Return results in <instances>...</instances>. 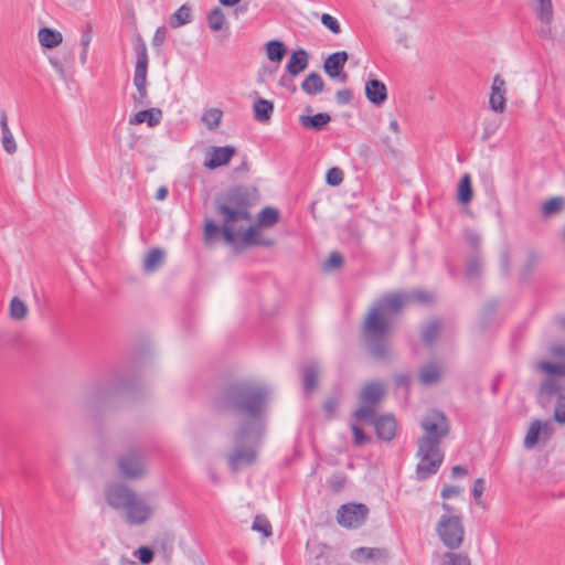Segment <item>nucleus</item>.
Returning <instances> with one entry per match:
<instances>
[{"mask_svg": "<svg viewBox=\"0 0 565 565\" xmlns=\"http://www.w3.org/2000/svg\"><path fill=\"white\" fill-rule=\"evenodd\" d=\"M433 300L430 292L418 289L388 292L374 302L363 322V337L371 355L377 361H390L392 350L385 335L391 330L393 317L408 303H430Z\"/></svg>", "mask_w": 565, "mask_h": 565, "instance_id": "obj_1", "label": "nucleus"}, {"mask_svg": "<svg viewBox=\"0 0 565 565\" xmlns=\"http://www.w3.org/2000/svg\"><path fill=\"white\" fill-rule=\"evenodd\" d=\"M270 394L271 391L266 384L247 380L236 381L222 388L218 405L243 417L238 427L257 431L266 428Z\"/></svg>", "mask_w": 565, "mask_h": 565, "instance_id": "obj_2", "label": "nucleus"}, {"mask_svg": "<svg viewBox=\"0 0 565 565\" xmlns=\"http://www.w3.org/2000/svg\"><path fill=\"white\" fill-rule=\"evenodd\" d=\"M420 427L424 435L417 441L416 457L419 461L416 473L419 480H425L437 473L444 461L440 445L448 436L450 425L443 412L434 409L422 419Z\"/></svg>", "mask_w": 565, "mask_h": 565, "instance_id": "obj_3", "label": "nucleus"}, {"mask_svg": "<svg viewBox=\"0 0 565 565\" xmlns=\"http://www.w3.org/2000/svg\"><path fill=\"white\" fill-rule=\"evenodd\" d=\"M257 200V189L246 185L233 186L216 196L215 211L224 220L223 237L227 243L235 242L234 225L236 223L252 220L249 209Z\"/></svg>", "mask_w": 565, "mask_h": 565, "instance_id": "obj_4", "label": "nucleus"}, {"mask_svg": "<svg viewBox=\"0 0 565 565\" xmlns=\"http://www.w3.org/2000/svg\"><path fill=\"white\" fill-rule=\"evenodd\" d=\"M264 434L265 429L254 431L252 428H237L233 436V450L226 456L228 467L233 472L255 462L257 457L256 447Z\"/></svg>", "mask_w": 565, "mask_h": 565, "instance_id": "obj_5", "label": "nucleus"}, {"mask_svg": "<svg viewBox=\"0 0 565 565\" xmlns=\"http://www.w3.org/2000/svg\"><path fill=\"white\" fill-rule=\"evenodd\" d=\"M128 387L129 384L126 381L118 379L100 381L86 391L78 404L84 412L94 414L106 406L116 394Z\"/></svg>", "mask_w": 565, "mask_h": 565, "instance_id": "obj_6", "label": "nucleus"}, {"mask_svg": "<svg viewBox=\"0 0 565 565\" xmlns=\"http://www.w3.org/2000/svg\"><path fill=\"white\" fill-rule=\"evenodd\" d=\"M117 469L121 477L138 480L147 476V450L141 446H132L117 458Z\"/></svg>", "mask_w": 565, "mask_h": 565, "instance_id": "obj_7", "label": "nucleus"}, {"mask_svg": "<svg viewBox=\"0 0 565 565\" xmlns=\"http://www.w3.org/2000/svg\"><path fill=\"white\" fill-rule=\"evenodd\" d=\"M436 532L450 551L459 548L463 542L465 527L458 515L443 514L436 524Z\"/></svg>", "mask_w": 565, "mask_h": 565, "instance_id": "obj_8", "label": "nucleus"}, {"mask_svg": "<svg viewBox=\"0 0 565 565\" xmlns=\"http://www.w3.org/2000/svg\"><path fill=\"white\" fill-rule=\"evenodd\" d=\"M135 493L134 489L124 482L111 481L104 487L105 501L116 511H125Z\"/></svg>", "mask_w": 565, "mask_h": 565, "instance_id": "obj_9", "label": "nucleus"}, {"mask_svg": "<svg viewBox=\"0 0 565 565\" xmlns=\"http://www.w3.org/2000/svg\"><path fill=\"white\" fill-rule=\"evenodd\" d=\"M369 515V508L363 503L342 504L337 512L338 523L347 529L362 526Z\"/></svg>", "mask_w": 565, "mask_h": 565, "instance_id": "obj_10", "label": "nucleus"}, {"mask_svg": "<svg viewBox=\"0 0 565 565\" xmlns=\"http://www.w3.org/2000/svg\"><path fill=\"white\" fill-rule=\"evenodd\" d=\"M156 507L148 502L141 495L135 493L125 512V521L129 525H142L154 513Z\"/></svg>", "mask_w": 565, "mask_h": 565, "instance_id": "obj_11", "label": "nucleus"}, {"mask_svg": "<svg viewBox=\"0 0 565 565\" xmlns=\"http://www.w3.org/2000/svg\"><path fill=\"white\" fill-rule=\"evenodd\" d=\"M349 55L345 51H338L330 54L323 62V71L331 78L339 79L341 83L348 81V74L343 73Z\"/></svg>", "mask_w": 565, "mask_h": 565, "instance_id": "obj_12", "label": "nucleus"}, {"mask_svg": "<svg viewBox=\"0 0 565 565\" xmlns=\"http://www.w3.org/2000/svg\"><path fill=\"white\" fill-rule=\"evenodd\" d=\"M236 153L233 146L212 147L204 160V167L214 170L227 164Z\"/></svg>", "mask_w": 565, "mask_h": 565, "instance_id": "obj_13", "label": "nucleus"}, {"mask_svg": "<svg viewBox=\"0 0 565 565\" xmlns=\"http://www.w3.org/2000/svg\"><path fill=\"white\" fill-rule=\"evenodd\" d=\"M489 104L492 110L503 111L505 107V82L500 75H495L491 86Z\"/></svg>", "mask_w": 565, "mask_h": 565, "instance_id": "obj_14", "label": "nucleus"}, {"mask_svg": "<svg viewBox=\"0 0 565 565\" xmlns=\"http://www.w3.org/2000/svg\"><path fill=\"white\" fill-rule=\"evenodd\" d=\"M365 95L370 103L380 106L387 99V88L382 81L371 78L365 82Z\"/></svg>", "mask_w": 565, "mask_h": 565, "instance_id": "obj_15", "label": "nucleus"}, {"mask_svg": "<svg viewBox=\"0 0 565 565\" xmlns=\"http://www.w3.org/2000/svg\"><path fill=\"white\" fill-rule=\"evenodd\" d=\"M375 431L379 438L391 441L396 435V420L392 415H383L374 420Z\"/></svg>", "mask_w": 565, "mask_h": 565, "instance_id": "obj_16", "label": "nucleus"}, {"mask_svg": "<svg viewBox=\"0 0 565 565\" xmlns=\"http://www.w3.org/2000/svg\"><path fill=\"white\" fill-rule=\"evenodd\" d=\"M309 64V54L306 50L299 49L290 55L287 64H286V72L295 77L299 75L301 72H303Z\"/></svg>", "mask_w": 565, "mask_h": 565, "instance_id": "obj_17", "label": "nucleus"}, {"mask_svg": "<svg viewBox=\"0 0 565 565\" xmlns=\"http://www.w3.org/2000/svg\"><path fill=\"white\" fill-rule=\"evenodd\" d=\"M319 364L310 361L301 369V379L305 394H310L318 384Z\"/></svg>", "mask_w": 565, "mask_h": 565, "instance_id": "obj_18", "label": "nucleus"}, {"mask_svg": "<svg viewBox=\"0 0 565 565\" xmlns=\"http://www.w3.org/2000/svg\"><path fill=\"white\" fill-rule=\"evenodd\" d=\"M387 552L377 547H358L352 551L351 557L356 562H380L384 561Z\"/></svg>", "mask_w": 565, "mask_h": 565, "instance_id": "obj_19", "label": "nucleus"}, {"mask_svg": "<svg viewBox=\"0 0 565 565\" xmlns=\"http://www.w3.org/2000/svg\"><path fill=\"white\" fill-rule=\"evenodd\" d=\"M162 119V110L160 108L143 109L129 118L130 125H139L147 122L149 127H156Z\"/></svg>", "mask_w": 565, "mask_h": 565, "instance_id": "obj_20", "label": "nucleus"}, {"mask_svg": "<svg viewBox=\"0 0 565 565\" xmlns=\"http://www.w3.org/2000/svg\"><path fill=\"white\" fill-rule=\"evenodd\" d=\"M331 121V116L328 113H318L316 115H301L299 117L300 125L312 131L322 130Z\"/></svg>", "mask_w": 565, "mask_h": 565, "instance_id": "obj_21", "label": "nucleus"}, {"mask_svg": "<svg viewBox=\"0 0 565 565\" xmlns=\"http://www.w3.org/2000/svg\"><path fill=\"white\" fill-rule=\"evenodd\" d=\"M134 51L137 57L135 74L147 75L149 57L146 43L140 35H138L135 40Z\"/></svg>", "mask_w": 565, "mask_h": 565, "instance_id": "obj_22", "label": "nucleus"}, {"mask_svg": "<svg viewBox=\"0 0 565 565\" xmlns=\"http://www.w3.org/2000/svg\"><path fill=\"white\" fill-rule=\"evenodd\" d=\"M418 376L423 385L436 384L441 377V365L437 362L425 364L419 369Z\"/></svg>", "mask_w": 565, "mask_h": 565, "instance_id": "obj_23", "label": "nucleus"}, {"mask_svg": "<svg viewBox=\"0 0 565 565\" xmlns=\"http://www.w3.org/2000/svg\"><path fill=\"white\" fill-rule=\"evenodd\" d=\"M483 271V259L481 253H470L466 259L465 276L469 280L478 279Z\"/></svg>", "mask_w": 565, "mask_h": 565, "instance_id": "obj_24", "label": "nucleus"}, {"mask_svg": "<svg viewBox=\"0 0 565 565\" xmlns=\"http://www.w3.org/2000/svg\"><path fill=\"white\" fill-rule=\"evenodd\" d=\"M384 395V387L379 382L369 383L361 392L360 399L363 404L376 405Z\"/></svg>", "mask_w": 565, "mask_h": 565, "instance_id": "obj_25", "label": "nucleus"}, {"mask_svg": "<svg viewBox=\"0 0 565 565\" xmlns=\"http://www.w3.org/2000/svg\"><path fill=\"white\" fill-rule=\"evenodd\" d=\"M301 89L310 96L318 95L324 89V81L321 75L312 72L301 83Z\"/></svg>", "mask_w": 565, "mask_h": 565, "instance_id": "obj_26", "label": "nucleus"}, {"mask_svg": "<svg viewBox=\"0 0 565 565\" xmlns=\"http://www.w3.org/2000/svg\"><path fill=\"white\" fill-rule=\"evenodd\" d=\"M38 38L40 44L46 49H54L63 41L61 32L46 26L39 30Z\"/></svg>", "mask_w": 565, "mask_h": 565, "instance_id": "obj_27", "label": "nucleus"}, {"mask_svg": "<svg viewBox=\"0 0 565 565\" xmlns=\"http://www.w3.org/2000/svg\"><path fill=\"white\" fill-rule=\"evenodd\" d=\"M254 118L259 122H267L274 113V104L265 98H257L253 105Z\"/></svg>", "mask_w": 565, "mask_h": 565, "instance_id": "obj_28", "label": "nucleus"}, {"mask_svg": "<svg viewBox=\"0 0 565 565\" xmlns=\"http://www.w3.org/2000/svg\"><path fill=\"white\" fill-rule=\"evenodd\" d=\"M0 127L2 132V146L3 149L13 154L17 151V143L14 141L13 135L8 126V118L6 111H1L0 116Z\"/></svg>", "mask_w": 565, "mask_h": 565, "instance_id": "obj_29", "label": "nucleus"}, {"mask_svg": "<svg viewBox=\"0 0 565 565\" xmlns=\"http://www.w3.org/2000/svg\"><path fill=\"white\" fill-rule=\"evenodd\" d=\"M535 14L543 24L550 25L554 15L552 0H535Z\"/></svg>", "mask_w": 565, "mask_h": 565, "instance_id": "obj_30", "label": "nucleus"}, {"mask_svg": "<svg viewBox=\"0 0 565 565\" xmlns=\"http://www.w3.org/2000/svg\"><path fill=\"white\" fill-rule=\"evenodd\" d=\"M441 330V321L438 319L430 320L422 328V340L426 345H431L438 338Z\"/></svg>", "mask_w": 565, "mask_h": 565, "instance_id": "obj_31", "label": "nucleus"}, {"mask_svg": "<svg viewBox=\"0 0 565 565\" xmlns=\"http://www.w3.org/2000/svg\"><path fill=\"white\" fill-rule=\"evenodd\" d=\"M287 53V47L279 40H271L266 43V55L271 62L280 63Z\"/></svg>", "mask_w": 565, "mask_h": 565, "instance_id": "obj_32", "label": "nucleus"}, {"mask_svg": "<svg viewBox=\"0 0 565 565\" xmlns=\"http://www.w3.org/2000/svg\"><path fill=\"white\" fill-rule=\"evenodd\" d=\"M547 428H548L547 423L542 425V423L540 420H534L531 424V426L526 433V436L524 438V447L527 449L533 448L539 443V437H540L541 431L542 430L547 431Z\"/></svg>", "mask_w": 565, "mask_h": 565, "instance_id": "obj_33", "label": "nucleus"}, {"mask_svg": "<svg viewBox=\"0 0 565 565\" xmlns=\"http://www.w3.org/2000/svg\"><path fill=\"white\" fill-rule=\"evenodd\" d=\"M164 253L160 248H152L143 259V270L147 273L156 271L162 264Z\"/></svg>", "mask_w": 565, "mask_h": 565, "instance_id": "obj_34", "label": "nucleus"}, {"mask_svg": "<svg viewBox=\"0 0 565 565\" xmlns=\"http://www.w3.org/2000/svg\"><path fill=\"white\" fill-rule=\"evenodd\" d=\"M134 84L137 88V95L134 97L135 103L142 106L148 105L147 75L134 74Z\"/></svg>", "mask_w": 565, "mask_h": 565, "instance_id": "obj_35", "label": "nucleus"}, {"mask_svg": "<svg viewBox=\"0 0 565 565\" xmlns=\"http://www.w3.org/2000/svg\"><path fill=\"white\" fill-rule=\"evenodd\" d=\"M439 565H471V558L466 553L445 552L440 555Z\"/></svg>", "mask_w": 565, "mask_h": 565, "instance_id": "obj_36", "label": "nucleus"}, {"mask_svg": "<svg viewBox=\"0 0 565 565\" xmlns=\"http://www.w3.org/2000/svg\"><path fill=\"white\" fill-rule=\"evenodd\" d=\"M192 20L191 7L189 4H182L171 17L170 26L173 29L180 28L184 24L190 23Z\"/></svg>", "mask_w": 565, "mask_h": 565, "instance_id": "obj_37", "label": "nucleus"}, {"mask_svg": "<svg viewBox=\"0 0 565 565\" xmlns=\"http://www.w3.org/2000/svg\"><path fill=\"white\" fill-rule=\"evenodd\" d=\"M472 199V185L469 174H463L458 185V201L462 204H467Z\"/></svg>", "mask_w": 565, "mask_h": 565, "instance_id": "obj_38", "label": "nucleus"}, {"mask_svg": "<svg viewBox=\"0 0 565 565\" xmlns=\"http://www.w3.org/2000/svg\"><path fill=\"white\" fill-rule=\"evenodd\" d=\"M279 220V211L275 207H264L258 214L259 226H273Z\"/></svg>", "mask_w": 565, "mask_h": 565, "instance_id": "obj_39", "label": "nucleus"}, {"mask_svg": "<svg viewBox=\"0 0 565 565\" xmlns=\"http://www.w3.org/2000/svg\"><path fill=\"white\" fill-rule=\"evenodd\" d=\"M92 42V26L85 25L82 29V35H81V54H79V61L81 64L84 65L87 62L88 56V47Z\"/></svg>", "mask_w": 565, "mask_h": 565, "instance_id": "obj_40", "label": "nucleus"}, {"mask_svg": "<svg viewBox=\"0 0 565 565\" xmlns=\"http://www.w3.org/2000/svg\"><path fill=\"white\" fill-rule=\"evenodd\" d=\"M565 200L561 196L548 199L543 203L542 213L546 216L556 214L564 209Z\"/></svg>", "mask_w": 565, "mask_h": 565, "instance_id": "obj_41", "label": "nucleus"}, {"mask_svg": "<svg viewBox=\"0 0 565 565\" xmlns=\"http://www.w3.org/2000/svg\"><path fill=\"white\" fill-rule=\"evenodd\" d=\"M222 221L224 222L223 218H222ZM223 231H224V223L222 224V226H220L211 218L205 220L204 238L207 243L213 241L214 238H216L220 235L223 236Z\"/></svg>", "mask_w": 565, "mask_h": 565, "instance_id": "obj_42", "label": "nucleus"}, {"mask_svg": "<svg viewBox=\"0 0 565 565\" xmlns=\"http://www.w3.org/2000/svg\"><path fill=\"white\" fill-rule=\"evenodd\" d=\"M221 119H222V111L217 108H211V109L206 110L202 116V121L211 130H213L220 126Z\"/></svg>", "mask_w": 565, "mask_h": 565, "instance_id": "obj_43", "label": "nucleus"}, {"mask_svg": "<svg viewBox=\"0 0 565 565\" xmlns=\"http://www.w3.org/2000/svg\"><path fill=\"white\" fill-rule=\"evenodd\" d=\"M28 313L26 305L18 297L12 298L10 302V317L14 320H22Z\"/></svg>", "mask_w": 565, "mask_h": 565, "instance_id": "obj_44", "label": "nucleus"}, {"mask_svg": "<svg viewBox=\"0 0 565 565\" xmlns=\"http://www.w3.org/2000/svg\"><path fill=\"white\" fill-rule=\"evenodd\" d=\"M209 26L213 31H220L225 23V14L222 9L214 8L207 15Z\"/></svg>", "mask_w": 565, "mask_h": 565, "instance_id": "obj_45", "label": "nucleus"}, {"mask_svg": "<svg viewBox=\"0 0 565 565\" xmlns=\"http://www.w3.org/2000/svg\"><path fill=\"white\" fill-rule=\"evenodd\" d=\"M354 417L359 420H365L367 423L374 424V420L377 418L375 417L374 405L363 404L355 411Z\"/></svg>", "mask_w": 565, "mask_h": 565, "instance_id": "obj_46", "label": "nucleus"}, {"mask_svg": "<svg viewBox=\"0 0 565 565\" xmlns=\"http://www.w3.org/2000/svg\"><path fill=\"white\" fill-rule=\"evenodd\" d=\"M252 529L254 531L260 532L265 537L271 535V524L264 515L255 516Z\"/></svg>", "mask_w": 565, "mask_h": 565, "instance_id": "obj_47", "label": "nucleus"}, {"mask_svg": "<svg viewBox=\"0 0 565 565\" xmlns=\"http://www.w3.org/2000/svg\"><path fill=\"white\" fill-rule=\"evenodd\" d=\"M260 235L259 232V225H250L247 230H245L242 235L241 239L243 245L245 246H254L256 239Z\"/></svg>", "mask_w": 565, "mask_h": 565, "instance_id": "obj_48", "label": "nucleus"}, {"mask_svg": "<svg viewBox=\"0 0 565 565\" xmlns=\"http://www.w3.org/2000/svg\"><path fill=\"white\" fill-rule=\"evenodd\" d=\"M465 241L471 248V253H481V236L473 230L465 231Z\"/></svg>", "mask_w": 565, "mask_h": 565, "instance_id": "obj_49", "label": "nucleus"}, {"mask_svg": "<svg viewBox=\"0 0 565 565\" xmlns=\"http://www.w3.org/2000/svg\"><path fill=\"white\" fill-rule=\"evenodd\" d=\"M539 369L552 375L565 376V363L555 364L548 361H542L539 363Z\"/></svg>", "mask_w": 565, "mask_h": 565, "instance_id": "obj_50", "label": "nucleus"}, {"mask_svg": "<svg viewBox=\"0 0 565 565\" xmlns=\"http://www.w3.org/2000/svg\"><path fill=\"white\" fill-rule=\"evenodd\" d=\"M553 417L555 422L565 424V394L557 395Z\"/></svg>", "mask_w": 565, "mask_h": 565, "instance_id": "obj_51", "label": "nucleus"}, {"mask_svg": "<svg viewBox=\"0 0 565 565\" xmlns=\"http://www.w3.org/2000/svg\"><path fill=\"white\" fill-rule=\"evenodd\" d=\"M343 175V171L340 168L333 167L327 171L326 182L331 186H338L342 183Z\"/></svg>", "mask_w": 565, "mask_h": 565, "instance_id": "obj_52", "label": "nucleus"}, {"mask_svg": "<svg viewBox=\"0 0 565 565\" xmlns=\"http://www.w3.org/2000/svg\"><path fill=\"white\" fill-rule=\"evenodd\" d=\"M343 265V257L338 252H332L329 258L323 263V269L329 271L335 268H340Z\"/></svg>", "mask_w": 565, "mask_h": 565, "instance_id": "obj_53", "label": "nucleus"}, {"mask_svg": "<svg viewBox=\"0 0 565 565\" xmlns=\"http://www.w3.org/2000/svg\"><path fill=\"white\" fill-rule=\"evenodd\" d=\"M321 23L323 24V26H326L332 33H334V34L341 33V26H340L339 21L331 14L323 13L321 15Z\"/></svg>", "mask_w": 565, "mask_h": 565, "instance_id": "obj_54", "label": "nucleus"}, {"mask_svg": "<svg viewBox=\"0 0 565 565\" xmlns=\"http://www.w3.org/2000/svg\"><path fill=\"white\" fill-rule=\"evenodd\" d=\"M134 555L142 563L150 564L153 561L154 553L149 546H140L134 552Z\"/></svg>", "mask_w": 565, "mask_h": 565, "instance_id": "obj_55", "label": "nucleus"}, {"mask_svg": "<svg viewBox=\"0 0 565 565\" xmlns=\"http://www.w3.org/2000/svg\"><path fill=\"white\" fill-rule=\"evenodd\" d=\"M498 128H499V120L497 118L487 119L483 122L482 139L483 140L489 139L491 136H493L497 132Z\"/></svg>", "mask_w": 565, "mask_h": 565, "instance_id": "obj_56", "label": "nucleus"}, {"mask_svg": "<svg viewBox=\"0 0 565 565\" xmlns=\"http://www.w3.org/2000/svg\"><path fill=\"white\" fill-rule=\"evenodd\" d=\"M559 386L557 382L553 379H547L541 384V393L545 395H553L558 392Z\"/></svg>", "mask_w": 565, "mask_h": 565, "instance_id": "obj_57", "label": "nucleus"}, {"mask_svg": "<svg viewBox=\"0 0 565 565\" xmlns=\"http://www.w3.org/2000/svg\"><path fill=\"white\" fill-rule=\"evenodd\" d=\"M167 33L168 30L164 25L159 26L152 38V46L157 49L161 47L167 39Z\"/></svg>", "mask_w": 565, "mask_h": 565, "instance_id": "obj_58", "label": "nucleus"}, {"mask_svg": "<svg viewBox=\"0 0 565 565\" xmlns=\"http://www.w3.org/2000/svg\"><path fill=\"white\" fill-rule=\"evenodd\" d=\"M351 429L353 433V443L355 446H362L369 440L367 435L358 425H352Z\"/></svg>", "mask_w": 565, "mask_h": 565, "instance_id": "obj_59", "label": "nucleus"}, {"mask_svg": "<svg viewBox=\"0 0 565 565\" xmlns=\"http://www.w3.org/2000/svg\"><path fill=\"white\" fill-rule=\"evenodd\" d=\"M338 406H339V402L337 398L334 397H330L328 398L324 403H323V411L326 412V414L328 415V417H333L337 413V409H338Z\"/></svg>", "mask_w": 565, "mask_h": 565, "instance_id": "obj_60", "label": "nucleus"}, {"mask_svg": "<svg viewBox=\"0 0 565 565\" xmlns=\"http://www.w3.org/2000/svg\"><path fill=\"white\" fill-rule=\"evenodd\" d=\"M337 103L340 105H347L352 99V92L348 88L340 89L335 93Z\"/></svg>", "mask_w": 565, "mask_h": 565, "instance_id": "obj_61", "label": "nucleus"}, {"mask_svg": "<svg viewBox=\"0 0 565 565\" xmlns=\"http://www.w3.org/2000/svg\"><path fill=\"white\" fill-rule=\"evenodd\" d=\"M486 489V481L483 478H478L475 483H473V488H472V495L475 498V500H479L483 493Z\"/></svg>", "mask_w": 565, "mask_h": 565, "instance_id": "obj_62", "label": "nucleus"}, {"mask_svg": "<svg viewBox=\"0 0 565 565\" xmlns=\"http://www.w3.org/2000/svg\"><path fill=\"white\" fill-rule=\"evenodd\" d=\"M460 493V488L458 486L447 484L441 490L443 499H450L451 497H456Z\"/></svg>", "mask_w": 565, "mask_h": 565, "instance_id": "obj_63", "label": "nucleus"}, {"mask_svg": "<svg viewBox=\"0 0 565 565\" xmlns=\"http://www.w3.org/2000/svg\"><path fill=\"white\" fill-rule=\"evenodd\" d=\"M292 76L282 75L279 79V85L287 88L290 93H295L297 90V86L295 85Z\"/></svg>", "mask_w": 565, "mask_h": 565, "instance_id": "obj_64", "label": "nucleus"}]
</instances>
